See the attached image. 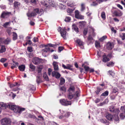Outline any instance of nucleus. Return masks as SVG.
<instances>
[{
	"mask_svg": "<svg viewBox=\"0 0 125 125\" xmlns=\"http://www.w3.org/2000/svg\"><path fill=\"white\" fill-rule=\"evenodd\" d=\"M36 81L38 84H39L40 83L42 82L39 77H38Z\"/></svg>",
	"mask_w": 125,
	"mask_h": 125,
	"instance_id": "nucleus-55",
	"label": "nucleus"
},
{
	"mask_svg": "<svg viewBox=\"0 0 125 125\" xmlns=\"http://www.w3.org/2000/svg\"><path fill=\"white\" fill-rule=\"evenodd\" d=\"M11 40L9 38H7L4 41V43L6 44H8L10 42Z\"/></svg>",
	"mask_w": 125,
	"mask_h": 125,
	"instance_id": "nucleus-24",
	"label": "nucleus"
},
{
	"mask_svg": "<svg viewBox=\"0 0 125 125\" xmlns=\"http://www.w3.org/2000/svg\"><path fill=\"white\" fill-rule=\"evenodd\" d=\"M120 110L122 111L123 112H124L125 113V106H121Z\"/></svg>",
	"mask_w": 125,
	"mask_h": 125,
	"instance_id": "nucleus-53",
	"label": "nucleus"
},
{
	"mask_svg": "<svg viewBox=\"0 0 125 125\" xmlns=\"http://www.w3.org/2000/svg\"><path fill=\"white\" fill-rule=\"evenodd\" d=\"M74 10V9H67V13H72Z\"/></svg>",
	"mask_w": 125,
	"mask_h": 125,
	"instance_id": "nucleus-43",
	"label": "nucleus"
},
{
	"mask_svg": "<svg viewBox=\"0 0 125 125\" xmlns=\"http://www.w3.org/2000/svg\"><path fill=\"white\" fill-rule=\"evenodd\" d=\"M33 40L34 42H35L38 41V39L37 37H34L33 38Z\"/></svg>",
	"mask_w": 125,
	"mask_h": 125,
	"instance_id": "nucleus-61",
	"label": "nucleus"
},
{
	"mask_svg": "<svg viewBox=\"0 0 125 125\" xmlns=\"http://www.w3.org/2000/svg\"><path fill=\"white\" fill-rule=\"evenodd\" d=\"M49 46L51 47H53L54 48H55L56 46V44H52L51 43H49L47 45H45L44 46L45 47H47V46Z\"/></svg>",
	"mask_w": 125,
	"mask_h": 125,
	"instance_id": "nucleus-26",
	"label": "nucleus"
},
{
	"mask_svg": "<svg viewBox=\"0 0 125 125\" xmlns=\"http://www.w3.org/2000/svg\"><path fill=\"white\" fill-rule=\"evenodd\" d=\"M49 5H50L52 7H54V6L55 3L54 2L52 1L51 0H49Z\"/></svg>",
	"mask_w": 125,
	"mask_h": 125,
	"instance_id": "nucleus-34",
	"label": "nucleus"
},
{
	"mask_svg": "<svg viewBox=\"0 0 125 125\" xmlns=\"http://www.w3.org/2000/svg\"><path fill=\"white\" fill-rule=\"evenodd\" d=\"M76 42L81 49H83V42L82 41L78 39L77 40Z\"/></svg>",
	"mask_w": 125,
	"mask_h": 125,
	"instance_id": "nucleus-14",
	"label": "nucleus"
},
{
	"mask_svg": "<svg viewBox=\"0 0 125 125\" xmlns=\"http://www.w3.org/2000/svg\"><path fill=\"white\" fill-rule=\"evenodd\" d=\"M75 17L78 19H84V16L81 15L79 11L78 10H76L75 12Z\"/></svg>",
	"mask_w": 125,
	"mask_h": 125,
	"instance_id": "nucleus-10",
	"label": "nucleus"
},
{
	"mask_svg": "<svg viewBox=\"0 0 125 125\" xmlns=\"http://www.w3.org/2000/svg\"><path fill=\"white\" fill-rule=\"evenodd\" d=\"M108 91H106L102 93L101 96H107L108 95Z\"/></svg>",
	"mask_w": 125,
	"mask_h": 125,
	"instance_id": "nucleus-29",
	"label": "nucleus"
},
{
	"mask_svg": "<svg viewBox=\"0 0 125 125\" xmlns=\"http://www.w3.org/2000/svg\"><path fill=\"white\" fill-rule=\"evenodd\" d=\"M52 75L53 77L55 76L57 78H59L61 76V75L59 73L55 71H53L52 72Z\"/></svg>",
	"mask_w": 125,
	"mask_h": 125,
	"instance_id": "nucleus-13",
	"label": "nucleus"
},
{
	"mask_svg": "<svg viewBox=\"0 0 125 125\" xmlns=\"http://www.w3.org/2000/svg\"><path fill=\"white\" fill-rule=\"evenodd\" d=\"M50 48H46L45 50H43V51H44V52H47L48 51H50Z\"/></svg>",
	"mask_w": 125,
	"mask_h": 125,
	"instance_id": "nucleus-63",
	"label": "nucleus"
},
{
	"mask_svg": "<svg viewBox=\"0 0 125 125\" xmlns=\"http://www.w3.org/2000/svg\"><path fill=\"white\" fill-rule=\"evenodd\" d=\"M120 37L122 40H124L125 39V33H122L120 35Z\"/></svg>",
	"mask_w": 125,
	"mask_h": 125,
	"instance_id": "nucleus-46",
	"label": "nucleus"
},
{
	"mask_svg": "<svg viewBox=\"0 0 125 125\" xmlns=\"http://www.w3.org/2000/svg\"><path fill=\"white\" fill-rule=\"evenodd\" d=\"M106 118L109 120H112L113 116L111 114H107L106 115Z\"/></svg>",
	"mask_w": 125,
	"mask_h": 125,
	"instance_id": "nucleus-18",
	"label": "nucleus"
},
{
	"mask_svg": "<svg viewBox=\"0 0 125 125\" xmlns=\"http://www.w3.org/2000/svg\"><path fill=\"white\" fill-rule=\"evenodd\" d=\"M18 125H25V124L24 123V122H23L22 121H21L19 122V123L18 124Z\"/></svg>",
	"mask_w": 125,
	"mask_h": 125,
	"instance_id": "nucleus-57",
	"label": "nucleus"
},
{
	"mask_svg": "<svg viewBox=\"0 0 125 125\" xmlns=\"http://www.w3.org/2000/svg\"><path fill=\"white\" fill-rule=\"evenodd\" d=\"M6 51V49L5 47L4 46L2 45L1 47V48L0 51L1 52H5Z\"/></svg>",
	"mask_w": 125,
	"mask_h": 125,
	"instance_id": "nucleus-33",
	"label": "nucleus"
},
{
	"mask_svg": "<svg viewBox=\"0 0 125 125\" xmlns=\"http://www.w3.org/2000/svg\"><path fill=\"white\" fill-rule=\"evenodd\" d=\"M43 77L46 80H48V78L47 76L46 73H44Z\"/></svg>",
	"mask_w": 125,
	"mask_h": 125,
	"instance_id": "nucleus-42",
	"label": "nucleus"
},
{
	"mask_svg": "<svg viewBox=\"0 0 125 125\" xmlns=\"http://www.w3.org/2000/svg\"><path fill=\"white\" fill-rule=\"evenodd\" d=\"M27 90L30 91L32 93L34 92L36 90L35 87L33 85L29 84L28 86Z\"/></svg>",
	"mask_w": 125,
	"mask_h": 125,
	"instance_id": "nucleus-11",
	"label": "nucleus"
},
{
	"mask_svg": "<svg viewBox=\"0 0 125 125\" xmlns=\"http://www.w3.org/2000/svg\"><path fill=\"white\" fill-rule=\"evenodd\" d=\"M9 107L11 110H12L15 113L21 114L22 111H24L25 108L18 106L13 103H10L6 104L3 102L0 103V113L2 110Z\"/></svg>",
	"mask_w": 125,
	"mask_h": 125,
	"instance_id": "nucleus-1",
	"label": "nucleus"
},
{
	"mask_svg": "<svg viewBox=\"0 0 125 125\" xmlns=\"http://www.w3.org/2000/svg\"><path fill=\"white\" fill-rule=\"evenodd\" d=\"M74 3L72 1H69L67 3L68 5L70 7H73L74 5Z\"/></svg>",
	"mask_w": 125,
	"mask_h": 125,
	"instance_id": "nucleus-25",
	"label": "nucleus"
},
{
	"mask_svg": "<svg viewBox=\"0 0 125 125\" xmlns=\"http://www.w3.org/2000/svg\"><path fill=\"white\" fill-rule=\"evenodd\" d=\"M43 11L42 9H34L31 13L29 11L27 13V15L29 17H31L35 16L37 14L41 15L43 14Z\"/></svg>",
	"mask_w": 125,
	"mask_h": 125,
	"instance_id": "nucleus-3",
	"label": "nucleus"
},
{
	"mask_svg": "<svg viewBox=\"0 0 125 125\" xmlns=\"http://www.w3.org/2000/svg\"><path fill=\"white\" fill-rule=\"evenodd\" d=\"M106 38L107 37L106 36H104L100 39L99 40L101 42H102L106 39Z\"/></svg>",
	"mask_w": 125,
	"mask_h": 125,
	"instance_id": "nucleus-49",
	"label": "nucleus"
},
{
	"mask_svg": "<svg viewBox=\"0 0 125 125\" xmlns=\"http://www.w3.org/2000/svg\"><path fill=\"white\" fill-rule=\"evenodd\" d=\"M27 50L29 52H31L32 51V47H28Z\"/></svg>",
	"mask_w": 125,
	"mask_h": 125,
	"instance_id": "nucleus-54",
	"label": "nucleus"
},
{
	"mask_svg": "<svg viewBox=\"0 0 125 125\" xmlns=\"http://www.w3.org/2000/svg\"><path fill=\"white\" fill-rule=\"evenodd\" d=\"M110 111L111 112H114V113L115 114L116 117L115 118V119L116 121H118L119 120V118L118 116V115L119 113L120 112L119 109H114V107L113 106H112L110 108ZM114 115H115V114Z\"/></svg>",
	"mask_w": 125,
	"mask_h": 125,
	"instance_id": "nucleus-6",
	"label": "nucleus"
},
{
	"mask_svg": "<svg viewBox=\"0 0 125 125\" xmlns=\"http://www.w3.org/2000/svg\"><path fill=\"white\" fill-rule=\"evenodd\" d=\"M10 21L6 22L4 24L3 26L4 27H6L8 26V25L10 24Z\"/></svg>",
	"mask_w": 125,
	"mask_h": 125,
	"instance_id": "nucleus-51",
	"label": "nucleus"
},
{
	"mask_svg": "<svg viewBox=\"0 0 125 125\" xmlns=\"http://www.w3.org/2000/svg\"><path fill=\"white\" fill-rule=\"evenodd\" d=\"M71 20L70 17L66 16L65 19V21L66 22H69Z\"/></svg>",
	"mask_w": 125,
	"mask_h": 125,
	"instance_id": "nucleus-41",
	"label": "nucleus"
},
{
	"mask_svg": "<svg viewBox=\"0 0 125 125\" xmlns=\"http://www.w3.org/2000/svg\"><path fill=\"white\" fill-rule=\"evenodd\" d=\"M71 113L69 112H66L64 115V117L66 118L68 117L70 115Z\"/></svg>",
	"mask_w": 125,
	"mask_h": 125,
	"instance_id": "nucleus-48",
	"label": "nucleus"
},
{
	"mask_svg": "<svg viewBox=\"0 0 125 125\" xmlns=\"http://www.w3.org/2000/svg\"><path fill=\"white\" fill-rule=\"evenodd\" d=\"M86 23L84 21H81L79 22V24L80 27L81 28L83 27L85 24Z\"/></svg>",
	"mask_w": 125,
	"mask_h": 125,
	"instance_id": "nucleus-30",
	"label": "nucleus"
},
{
	"mask_svg": "<svg viewBox=\"0 0 125 125\" xmlns=\"http://www.w3.org/2000/svg\"><path fill=\"white\" fill-rule=\"evenodd\" d=\"M30 67L31 69H34L35 68V66L31 63L30 64Z\"/></svg>",
	"mask_w": 125,
	"mask_h": 125,
	"instance_id": "nucleus-59",
	"label": "nucleus"
},
{
	"mask_svg": "<svg viewBox=\"0 0 125 125\" xmlns=\"http://www.w3.org/2000/svg\"><path fill=\"white\" fill-rule=\"evenodd\" d=\"M59 8L61 9H64L65 8V6L62 4L59 3Z\"/></svg>",
	"mask_w": 125,
	"mask_h": 125,
	"instance_id": "nucleus-39",
	"label": "nucleus"
},
{
	"mask_svg": "<svg viewBox=\"0 0 125 125\" xmlns=\"http://www.w3.org/2000/svg\"><path fill=\"white\" fill-rule=\"evenodd\" d=\"M0 7L2 9H5L6 8V6L3 5L0 6Z\"/></svg>",
	"mask_w": 125,
	"mask_h": 125,
	"instance_id": "nucleus-60",
	"label": "nucleus"
},
{
	"mask_svg": "<svg viewBox=\"0 0 125 125\" xmlns=\"http://www.w3.org/2000/svg\"><path fill=\"white\" fill-rule=\"evenodd\" d=\"M28 117L30 118H32L35 119V121L36 122L40 124L43 125H45V124L43 122V118L41 115L38 116V117L39 118H37L35 116L32 115L30 114H27Z\"/></svg>",
	"mask_w": 125,
	"mask_h": 125,
	"instance_id": "nucleus-4",
	"label": "nucleus"
},
{
	"mask_svg": "<svg viewBox=\"0 0 125 125\" xmlns=\"http://www.w3.org/2000/svg\"><path fill=\"white\" fill-rule=\"evenodd\" d=\"M90 27H89L88 28L87 30L86 29H85L84 30L83 32V34L84 35H86L87 34V30H88L89 29H91V28H90Z\"/></svg>",
	"mask_w": 125,
	"mask_h": 125,
	"instance_id": "nucleus-45",
	"label": "nucleus"
},
{
	"mask_svg": "<svg viewBox=\"0 0 125 125\" xmlns=\"http://www.w3.org/2000/svg\"><path fill=\"white\" fill-rule=\"evenodd\" d=\"M108 73L110 74L112 76H113L114 75L115 73L114 72L110 70L108 71Z\"/></svg>",
	"mask_w": 125,
	"mask_h": 125,
	"instance_id": "nucleus-58",
	"label": "nucleus"
},
{
	"mask_svg": "<svg viewBox=\"0 0 125 125\" xmlns=\"http://www.w3.org/2000/svg\"><path fill=\"white\" fill-rule=\"evenodd\" d=\"M20 4L18 2H15L14 3V6L15 8H18L20 6Z\"/></svg>",
	"mask_w": 125,
	"mask_h": 125,
	"instance_id": "nucleus-23",
	"label": "nucleus"
},
{
	"mask_svg": "<svg viewBox=\"0 0 125 125\" xmlns=\"http://www.w3.org/2000/svg\"><path fill=\"white\" fill-rule=\"evenodd\" d=\"M18 63L17 62H16L15 63L13 64L11 66V68L13 69L15 67H16L18 66Z\"/></svg>",
	"mask_w": 125,
	"mask_h": 125,
	"instance_id": "nucleus-35",
	"label": "nucleus"
},
{
	"mask_svg": "<svg viewBox=\"0 0 125 125\" xmlns=\"http://www.w3.org/2000/svg\"><path fill=\"white\" fill-rule=\"evenodd\" d=\"M49 125H58L55 122H49Z\"/></svg>",
	"mask_w": 125,
	"mask_h": 125,
	"instance_id": "nucleus-52",
	"label": "nucleus"
},
{
	"mask_svg": "<svg viewBox=\"0 0 125 125\" xmlns=\"http://www.w3.org/2000/svg\"><path fill=\"white\" fill-rule=\"evenodd\" d=\"M113 13L116 16H120L122 14V13L118 12L116 11H114Z\"/></svg>",
	"mask_w": 125,
	"mask_h": 125,
	"instance_id": "nucleus-20",
	"label": "nucleus"
},
{
	"mask_svg": "<svg viewBox=\"0 0 125 125\" xmlns=\"http://www.w3.org/2000/svg\"><path fill=\"white\" fill-rule=\"evenodd\" d=\"M109 60V59L105 55H104L103 56V61L104 62H106Z\"/></svg>",
	"mask_w": 125,
	"mask_h": 125,
	"instance_id": "nucleus-19",
	"label": "nucleus"
},
{
	"mask_svg": "<svg viewBox=\"0 0 125 125\" xmlns=\"http://www.w3.org/2000/svg\"><path fill=\"white\" fill-rule=\"evenodd\" d=\"M65 82V80L64 79L61 78H60V84L62 85Z\"/></svg>",
	"mask_w": 125,
	"mask_h": 125,
	"instance_id": "nucleus-36",
	"label": "nucleus"
},
{
	"mask_svg": "<svg viewBox=\"0 0 125 125\" xmlns=\"http://www.w3.org/2000/svg\"><path fill=\"white\" fill-rule=\"evenodd\" d=\"M113 47V44L111 42H108L106 45L107 49L108 50H111Z\"/></svg>",
	"mask_w": 125,
	"mask_h": 125,
	"instance_id": "nucleus-15",
	"label": "nucleus"
},
{
	"mask_svg": "<svg viewBox=\"0 0 125 125\" xmlns=\"http://www.w3.org/2000/svg\"><path fill=\"white\" fill-rule=\"evenodd\" d=\"M101 16L102 18L104 20L105 19V14L104 12H103L101 13Z\"/></svg>",
	"mask_w": 125,
	"mask_h": 125,
	"instance_id": "nucleus-47",
	"label": "nucleus"
},
{
	"mask_svg": "<svg viewBox=\"0 0 125 125\" xmlns=\"http://www.w3.org/2000/svg\"><path fill=\"white\" fill-rule=\"evenodd\" d=\"M84 65V64H83L82 65V67H83L84 68L85 70V71L86 72H87L90 70V68L88 66H83Z\"/></svg>",
	"mask_w": 125,
	"mask_h": 125,
	"instance_id": "nucleus-37",
	"label": "nucleus"
},
{
	"mask_svg": "<svg viewBox=\"0 0 125 125\" xmlns=\"http://www.w3.org/2000/svg\"><path fill=\"white\" fill-rule=\"evenodd\" d=\"M114 63L113 62H111L107 63V65L109 67L113 66L114 65Z\"/></svg>",
	"mask_w": 125,
	"mask_h": 125,
	"instance_id": "nucleus-50",
	"label": "nucleus"
},
{
	"mask_svg": "<svg viewBox=\"0 0 125 125\" xmlns=\"http://www.w3.org/2000/svg\"><path fill=\"white\" fill-rule=\"evenodd\" d=\"M57 30L59 32H60L61 36L64 39H66V38L67 34L65 28H62L60 27H59Z\"/></svg>",
	"mask_w": 125,
	"mask_h": 125,
	"instance_id": "nucleus-5",
	"label": "nucleus"
},
{
	"mask_svg": "<svg viewBox=\"0 0 125 125\" xmlns=\"http://www.w3.org/2000/svg\"><path fill=\"white\" fill-rule=\"evenodd\" d=\"M68 69L71 70L72 69L71 68L72 66L69 64H67V65Z\"/></svg>",
	"mask_w": 125,
	"mask_h": 125,
	"instance_id": "nucleus-62",
	"label": "nucleus"
},
{
	"mask_svg": "<svg viewBox=\"0 0 125 125\" xmlns=\"http://www.w3.org/2000/svg\"><path fill=\"white\" fill-rule=\"evenodd\" d=\"M95 45L96 47L98 48L100 47V43L97 41H95Z\"/></svg>",
	"mask_w": 125,
	"mask_h": 125,
	"instance_id": "nucleus-40",
	"label": "nucleus"
},
{
	"mask_svg": "<svg viewBox=\"0 0 125 125\" xmlns=\"http://www.w3.org/2000/svg\"><path fill=\"white\" fill-rule=\"evenodd\" d=\"M120 116L121 119H123L125 117V113L124 112L121 113L120 115Z\"/></svg>",
	"mask_w": 125,
	"mask_h": 125,
	"instance_id": "nucleus-31",
	"label": "nucleus"
},
{
	"mask_svg": "<svg viewBox=\"0 0 125 125\" xmlns=\"http://www.w3.org/2000/svg\"><path fill=\"white\" fill-rule=\"evenodd\" d=\"M11 122V120L10 118H7L2 119L1 121L2 125H10Z\"/></svg>",
	"mask_w": 125,
	"mask_h": 125,
	"instance_id": "nucleus-7",
	"label": "nucleus"
},
{
	"mask_svg": "<svg viewBox=\"0 0 125 125\" xmlns=\"http://www.w3.org/2000/svg\"><path fill=\"white\" fill-rule=\"evenodd\" d=\"M73 29L76 32H79L78 29V27L75 25H73Z\"/></svg>",
	"mask_w": 125,
	"mask_h": 125,
	"instance_id": "nucleus-28",
	"label": "nucleus"
},
{
	"mask_svg": "<svg viewBox=\"0 0 125 125\" xmlns=\"http://www.w3.org/2000/svg\"><path fill=\"white\" fill-rule=\"evenodd\" d=\"M11 14V12L6 11H3L1 13L0 17L2 18H7Z\"/></svg>",
	"mask_w": 125,
	"mask_h": 125,
	"instance_id": "nucleus-9",
	"label": "nucleus"
},
{
	"mask_svg": "<svg viewBox=\"0 0 125 125\" xmlns=\"http://www.w3.org/2000/svg\"><path fill=\"white\" fill-rule=\"evenodd\" d=\"M90 28H91V31L92 32V36L93 37H94L95 35L96 34L95 32H94V30L92 27H90Z\"/></svg>",
	"mask_w": 125,
	"mask_h": 125,
	"instance_id": "nucleus-38",
	"label": "nucleus"
},
{
	"mask_svg": "<svg viewBox=\"0 0 125 125\" xmlns=\"http://www.w3.org/2000/svg\"><path fill=\"white\" fill-rule=\"evenodd\" d=\"M60 103L62 105L67 106L71 104V102L70 101H68L67 100L64 99H61L60 100Z\"/></svg>",
	"mask_w": 125,
	"mask_h": 125,
	"instance_id": "nucleus-8",
	"label": "nucleus"
},
{
	"mask_svg": "<svg viewBox=\"0 0 125 125\" xmlns=\"http://www.w3.org/2000/svg\"><path fill=\"white\" fill-rule=\"evenodd\" d=\"M75 88L73 86L70 87L68 90L69 94L67 96L68 98L69 99H71L73 98L77 99L80 96V91L79 90L75 92Z\"/></svg>",
	"mask_w": 125,
	"mask_h": 125,
	"instance_id": "nucleus-2",
	"label": "nucleus"
},
{
	"mask_svg": "<svg viewBox=\"0 0 125 125\" xmlns=\"http://www.w3.org/2000/svg\"><path fill=\"white\" fill-rule=\"evenodd\" d=\"M101 52L99 51H98L97 52V56L98 57H100L101 56V55L100 54H101Z\"/></svg>",
	"mask_w": 125,
	"mask_h": 125,
	"instance_id": "nucleus-64",
	"label": "nucleus"
},
{
	"mask_svg": "<svg viewBox=\"0 0 125 125\" xmlns=\"http://www.w3.org/2000/svg\"><path fill=\"white\" fill-rule=\"evenodd\" d=\"M118 89L116 87L114 88L113 90V92L114 93H115L116 92H118Z\"/></svg>",
	"mask_w": 125,
	"mask_h": 125,
	"instance_id": "nucleus-56",
	"label": "nucleus"
},
{
	"mask_svg": "<svg viewBox=\"0 0 125 125\" xmlns=\"http://www.w3.org/2000/svg\"><path fill=\"white\" fill-rule=\"evenodd\" d=\"M85 8V4L84 3H82L81 4V11H83L84 10Z\"/></svg>",
	"mask_w": 125,
	"mask_h": 125,
	"instance_id": "nucleus-22",
	"label": "nucleus"
},
{
	"mask_svg": "<svg viewBox=\"0 0 125 125\" xmlns=\"http://www.w3.org/2000/svg\"><path fill=\"white\" fill-rule=\"evenodd\" d=\"M32 62L35 65H37L41 62V59L37 57L33 58Z\"/></svg>",
	"mask_w": 125,
	"mask_h": 125,
	"instance_id": "nucleus-12",
	"label": "nucleus"
},
{
	"mask_svg": "<svg viewBox=\"0 0 125 125\" xmlns=\"http://www.w3.org/2000/svg\"><path fill=\"white\" fill-rule=\"evenodd\" d=\"M13 39L14 40H16L17 38V33L15 32H13Z\"/></svg>",
	"mask_w": 125,
	"mask_h": 125,
	"instance_id": "nucleus-27",
	"label": "nucleus"
},
{
	"mask_svg": "<svg viewBox=\"0 0 125 125\" xmlns=\"http://www.w3.org/2000/svg\"><path fill=\"white\" fill-rule=\"evenodd\" d=\"M11 29V28H9L7 30V32L9 35H10L12 33Z\"/></svg>",
	"mask_w": 125,
	"mask_h": 125,
	"instance_id": "nucleus-32",
	"label": "nucleus"
},
{
	"mask_svg": "<svg viewBox=\"0 0 125 125\" xmlns=\"http://www.w3.org/2000/svg\"><path fill=\"white\" fill-rule=\"evenodd\" d=\"M53 64L54 67V70L56 71L58 70L59 68L58 65V63L57 62H53Z\"/></svg>",
	"mask_w": 125,
	"mask_h": 125,
	"instance_id": "nucleus-16",
	"label": "nucleus"
},
{
	"mask_svg": "<svg viewBox=\"0 0 125 125\" xmlns=\"http://www.w3.org/2000/svg\"><path fill=\"white\" fill-rule=\"evenodd\" d=\"M18 68L20 71H23L25 69V66L24 65H22L19 66Z\"/></svg>",
	"mask_w": 125,
	"mask_h": 125,
	"instance_id": "nucleus-21",
	"label": "nucleus"
},
{
	"mask_svg": "<svg viewBox=\"0 0 125 125\" xmlns=\"http://www.w3.org/2000/svg\"><path fill=\"white\" fill-rule=\"evenodd\" d=\"M20 84H18V83H16L15 84H11L10 85L11 87H15V86H19Z\"/></svg>",
	"mask_w": 125,
	"mask_h": 125,
	"instance_id": "nucleus-44",
	"label": "nucleus"
},
{
	"mask_svg": "<svg viewBox=\"0 0 125 125\" xmlns=\"http://www.w3.org/2000/svg\"><path fill=\"white\" fill-rule=\"evenodd\" d=\"M93 37L92 36L91 34H90L89 37L87 38L88 41H90V42H93L94 41V40L93 39Z\"/></svg>",
	"mask_w": 125,
	"mask_h": 125,
	"instance_id": "nucleus-17",
	"label": "nucleus"
}]
</instances>
